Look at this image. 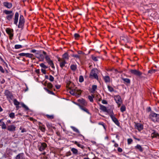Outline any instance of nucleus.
Segmentation results:
<instances>
[{
    "label": "nucleus",
    "mask_w": 159,
    "mask_h": 159,
    "mask_svg": "<svg viewBox=\"0 0 159 159\" xmlns=\"http://www.w3.org/2000/svg\"><path fill=\"white\" fill-rule=\"evenodd\" d=\"M25 22V19L23 16L22 15H20L18 26V28L22 29L23 27Z\"/></svg>",
    "instance_id": "6e6552de"
},
{
    "label": "nucleus",
    "mask_w": 159,
    "mask_h": 159,
    "mask_svg": "<svg viewBox=\"0 0 159 159\" xmlns=\"http://www.w3.org/2000/svg\"><path fill=\"white\" fill-rule=\"evenodd\" d=\"M47 147V145L45 143H41L40 145L38 146L39 150L40 151H43Z\"/></svg>",
    "instance_id": "ddd939ff"
},
{
    "label": "nucleus",
    "mask_w": 159,
    "mask_h": 159,
    "mask_svg": "<svg viewBox=\"0 0 159 159\" xmlns=\"http://www.w3.org/2000/svg\"><path fill=\"white\" fill-rule=\"evenodd\" d=\"M113 122L118 126H120V123L118 119L115 117V115L111 117Z\"/></svg>",
    "instance_id": "2eb2a0df"
},
{
    "label": "nucleus",
    "mask_w": 159,
    "mask_h": 159,
    "mask_svg": "<svg viewBox=\"0 0 159 159\" xmlns=\"http://www.w3.org/2000/svg\"><path fill=\"white\" fill-rule=\"evenodd\" d=\"M47 62L49 65H50L51 66L52 68H53V69H55V67L54 64L53 63L52 61L51 60H50L49 61H48Z\"/></svg>",
    "instance_id": "473e14b6"
},
{
    "label": "nucleus",
    "mask_w": 159,
    "mask_h": 159,
    "mask_svg": "<svg viewBox=\"0 0 159 159\" xmlns=\"http://www.w3.org/2000/svg\"><path fill=\"white\" fill-rule=\"evenodd\" d=\"M39 129L43 132H44L45 131V126L44 125L39 126Z\"/></svg>",
    "instance_id": "72a5a7b5"
},
{
    "label": "nucleus",
    "mask_w": 159,
    "mask_h": 159,
    "mask_svg": "<svg viewBox=\"0 0 159 159\" xmlns=\"http://www.w3.org/2000/svg\"><path fill=\"white\" fill-rule=\"evenodd\" d=\"M70 68L72 70L75 71L77 68V66L76 64H72L70 66Z\"/></svg>",
    "instance_id": "c756f323"
},
{
    "label": "nucleus",
    "mask_w": 159,
    "mask_h": 159,
    "mask_svg": "<svg viewBox=\"0 0 159 159\" xmlns=\"http://www.w3.org/2000/svg\"><path fill=\"white\" fill-rule=\"evenodd\" d=\"M16 126L13 125L8 126L7 128V129L11 131H13L16 130Z\"/></svg>",
    "instance_id": "6ab92c4d"
},
{
    "label": "nucleus",
    "mask_w": 159,
    "mask_h": 159,
    "mask_svg": "<svg viewBox=\"0 0 159 159\" xmlns=\"http://www.w3.org/2000/svg\"><path fill=\"white\" fill-rule=\"evenodd\" d=\"M135 148L136 149L139 150L141 152H143V148L139 144H137V145L135 147Z\"/></svg>",
    "instance_id": "bb28decb"
},
{
    "label": "nucleus",
    "mask_w": 159,
    "mask_h": 159,
    "mask_svg": "<svg viewBox=\"0 0 159 159\" xmlns=\"http://www.w3.org/2000/svg\"><path fill=\"white\" fill-rule=\"evenodd\" d=\"M117 150L118 152H121L123 151L122 149L120 147H118V148Z\"/></svg>",
    "instance_id": "052dcab7"
},
{
    "label": "nucleus",
    "mask_w": 159,
    "mask_h": 159,
    "mask_svg": "<svg viewBox=\"0 0 159 159\" xmlns=\"http://www.w3.org/2000/svg\"><path fill=\"white\" fill-rule=\"evenodd\" d=\"M44 89L46 91H47V92H48V93H49L52 94H54V93H53L52 91L49 90V89H48L46 88H44Z\"/></svg>",
    "instance_id": "de8ad7c7"
},
{
    "label": "nucleus",
    "mask_w": 159,
    "mask_h": 159,
    "mask_svg": "<svg viewBox=\"0 0 159 159\" xmlns=\"http://www.w3.org/2000/svg\"><path fill=\"white\" fill-rule=\"evenodd\" d=\"M130 71L132 74L142 78L141 75H142V73L139 70L135 69H131L130 70Z\"/></svg>",
    "instance_id": "9d476101"
},
{
    "label": "nucleus",
    "mask_w": 159,
    "mask_h": 159,
    "mask_svg": "<svg viewBox=\"0 0 159 159\" xmlns=\"http://www.w3.org/2000/svg\"><path fill=\"white\" fill-rule=\"evenodd\" d=\"M40 66L42 68L46 69L48 68V67L44 63H41L39 64Z\"/></svg>",
    "instance_id": "a18cd8bd"
},
{
    "label": "nucleus",
    "mask_w": 159,
    "mask_h": 159,
    "mask_svg": "<svg viewBox=\"0 0 159 159\" xmlns=\"http://www.w3.org/2000/svg\"><path fill=\"white\" fill-rule=\"evenodd\" d=\"M71 128L73 129V130L75 132L78 133L80 134V132L79 130L77 129L75 127L71 126L70 127Z\"/></svg>",
    "instance_id": "c9c22d12"
},
{
    "label": "nucleus",
    "mask_w": 159,
    "mask_h": 159,
    "mask_svg": "<svg viewBox=\"0 0 159 159\" xmlns=\"http://www.w3.org/2000/svg\"><path fill=\"white\" fill-rule=\"evenodd\" d=\"M102 103L103 104H107V101L104 100H103L102 101Z\"/></svg>",
    "instance_id": "e2e57ef3"
},
{
    "label": "nucleus",
    "mask_w": 159,
    "mask_h": 159,
    "mask_svg": "<svg viewBox=\"0 0 159 159\" xmlns=\"http://www.w3.org/2000/svg\"><path fill=\"white\" fill-rule=\"evenodd\" d=\"M49 79L51 81H53L54 80V78L52 75H50Z\"/></svg>",
    "instance_id": "5fc2aeb1"
},
{
    "label": "nucleus",
    "mask_w": 159,
    "mask_h": 159,
    "mask_svg": "<svg viewBox=\"0 0 159 159\" xmlns=\"http://www.w3.org/2000/svg\"><path fill=\"white\" fill-rule=\"evenodd\" d=\"M151 137L152 138H156L159 139V134L157 132L154 131L152 133Z\"/></svg>",
    "instance_id": "393cba45"
},
{
    "label": "nucleus",
    "mask_w": 159,
    "mask_h": 159,
    "mask_svg": "<svg viewBox=\"0 0 159 159\" xmlns=\"http://www.w3.org/2000/svg\"><path fill=\"white\" fill-rule=\"evenodd\" d=\"M77 146L83 149H84L85 148V147L83 145L79 143H78V144L77 145Z\"/></svg>",
    "instance_id": "603ef678"
},
{
    "label": "nucleus",
    "mask_w": 159,
    "mask_h": 159,
    "mask_svg": "<svg viewBox=\"0 0 159 159\" xmlns=\"http://www.w3.org/2000/svg\"><path fill=\"white\" fill-rule=\"evenodd\" d=\"M30 52L32 53H35L36 52V50L35 49H32Z\"/></svg>",
    "instance_id": "774afa93"
},
{
    "label": "nucleus",
    "mask_w": 159,
    "mask_h": 159,
    "mask_svg": "<svg viewBox=\"0 0 159 159\" xmlns=\"http://www.w3.org/2000/svg\"><path fill=\"white\" fill-rule=\"evenodd\" d=\"M9 117L12 118H14L15 117V114L13 112H12L9 114Z\"/></svg>",
    "instance_id": "09e8293b"
},
{
    "label": "nucleus",
    "mask_w": 159,
    "mask_h": 159,
    "mask_svg": "<svg viewBox=\"0 0 159 159\" xmlns=\"http://www.w3.org/2000/svg\"><path fill=\"white\" fill-rule=\"evenodd\" d=\"M3 119H1L0 120V126H2V125L3 124V123H4V122L2 121Z\"/></svg>",
    "instance_id": "69168bd1"
},
{
    "label": "nucleus",
    "mask_w": 159,
    "mask_h": 159,
    "mask_svg": "<svg viewBox=\"0 0 159 159\" xmlns=\"http://www.w3.org/2000/svg\"><path fill=\"white\" fill-rule=\"evenodd\" d=\"M97 70L96 69H93L90 73L89 77L92 79H95L98 80V77L97 74Z\"/></svg>",
    "instance_id": "20e7f679"
},
{
    "label": "nucleus",
    "mask_w": 159,
    "mask_h": 159,
    "mask_svg": "<svg viewBox=\"0 0 159 159\" xmlns=\"http://www.w3.org/2000/svg\"><path fill=\"white\" fill-rule=\"evenodd\" d=\"M78 103H75V104L78 106L79 107H81L86 106L87 105V103L85 100L83 99H79L78 100Z\"/></svg>",
    "instance_id": "423d86ee"
},
{
    "label": "nucleus",
    "mask_w": 159,
    "mask_h": 159,
    "mask_svg": "<svg viewBox=\"0 0 159 159\" xmlns=\"http://www.w3.org/2000/svg\"><path fill=\"white\" fill-rule=\"evenodd\" d=\"M84 78L82 76L80 75L79 77V81L80 82H82L84 81Z\"/></svg>",
    "instance_id": "8fccbe9b"
},
{
    "label": "nucleus",
    "mask_w": 159,
    "mask_h": 159,
    "mask_svg": "<svg viewBox=\"0 0 159 159\" xmlns=\"http://www.w3.org/2000/svg\"><path fill=\"white\" fill-rule=\"evenodd\" d=\"M103 79L105 82L106 83H109L110 82V77L108 76H103Z\"/></svg>",
    "instance_id": "b1692460"
},
{
    "label": "nucleus",
    "mask_w": 159,
    "mask_h": 159,
    "mask_svg": "<svg viewBox=\"0 0 159 159\" xmlns=\"http://www.w3.org/2000/svg\"><path fill=\"white\" fill-rule=\"evenodd\" d=\"M26 57L31 58L32 60H34L35 59L33 54L30 53H26Z\"/></svg>",
    "instance_id": "5701e85b"
},
{
    "label": "nucleus",
    "mask_w": 159,
    "mask_h": 159,
    "mask_svg": "<svg viewBox=\"0 0 159 159\" xmlns=\"http://www.w3.org/2000/svg\"><path fill=\"white\" fill-rule=\"evenodd\" d=\"M100 109L102 110V111L105 112L107 111V109L106 107L105 106L100 104Z\"/></svg>",
    "instance_id": "2f4dec72"
},
{
    "label": "nucleus",
    "mask_w": 159,
    "mask_h": 159,
    "mask_svg": "<svg viewBox=\"0 0 159 159\" xmlns=\"http://www.w3.org/2000/svg\"><path fill=\"white\" fill-rule=\"evenodd\" d=\"M74 84L70 81H67L66 82V87L70 90V93L76 96H79L81 93L82 91L78 89L77 88H73Z\"/></svg>",
    "instance_id": "f257e3e1"
},
{
    "label": "nucleus",
    "mask_w": 159,
    "mask_h": 159,
    "mask_svg": "<svg viewBox=\"0 0 159 159\" xmlns=\"http://www.w3.org/2000/svg\"><path fill=\"white\" fill-rule=\"evenodd\" d=\"M3 13L7 15L6 16V19L9 21H10L12 19L14 14L12 10H4L3 11Z\"/></svg>",
    "instance_id": "7ed1b4c3"
},
{
    "label": "nucleus",
    "mask_w": 159,
    "mask_h": 159,
    "mask_svg": "<svg viewBox=\"0 0 159 159\" xmlns=\"http://www.w3.org/2000/svg\"><path fill=\"white\" fill-rule=\"evenodd\" d=\"M106 112L109 114L110 117L114 115L113 111L111 109H107V111H106Z\"/></svg>",
    "instance_id": "c85d7f7f"
},
{
    "label": "nucleus",
    "mask_w": 159,
    "mask_h": 159,
    "mask_svg": "<svg viewBox=\"0 0 159 159\" xmlns=\"http://www.w3.org/2000/svg\"><path fill=\"white\" fill-rule=\"evenodd\" d=\"M149 118L154 122L159 123V114H158L152 112L149 115Z\"/></svg>",
    "instance_id": "f03ea898"
},
{
    "label": "nucleus",
    "mask_w": 159,
    "mask_h": 159,
    "mask_svg": "<svg viewBox=\"0 0 159 159\" xmlns=\"http://www.w3.org/2000/svg\"><path fill=\"white\" fill-rule=\"evenodd\" d=\"M79 34L77 33H75L74 34V37L76 39L80 37Z\"/></svg>",
    "instance_id": "bf43d9fd"
},
{
    "label": "nucleus",
    "mask_w": 159,
    "mask_h": 159,
    "mask_svg": "<svg viewBox=\"0 0 159 159\" xmlns=\"http://www.w3.org/2000/svg\"><path fill=\"white\" fill-rule=\"evenodd\" d=\"M26 53H21L18 54V55L21 56V57H23V56H25L26 55Z\"/></svg>",
    "instance_id": "6e6d98bb"
},
{
    "label": "nucleus",
    "mask_w": 159,
    "mask_h": 159,
    "mask_svg": "<svg viewBox=\"0 0 159 159\" xmlns=\"http://www.w3.org/2000/svg\"><path fill=\"white\" fill-rule=\"evenodd\" d=\"M55 87L57 89H59L61 87V86L60 85H56Z\"/></svg>",
    "instance_id": "338daca9"
},
{
    "label": "nucleus",
    "mask_w": 159,
    "mask_h": 159,
    "mask_svg": "<svg viewBox=\"0 0 159 159\" xmlns=\"http://www.w3.org/2000/svg\"><path fill=\"white\" fill-rule=\"evenodd\" d=\"M72 56L73 57L76 58V59H78L79 60L80 59V56L77 54L73 55Z\"/></svg>",
    "instance_id": "3c124183"
},
{
    "label": "nucleus",
    "mask_w": 159,
    "mask_h": 159,
    "mask_svg": "<svg viewBox=\"0 0 159 159\" xmlns=\"http://www.w3.org/2000/svg\"><path fill=\"white\" fill-rule=\"evenodd\" d=\"M70 149L71 151L75 155L78 154V150L77 149L73 148H71Z\"/></svg>",
    "instance_id": "cd10ccee"
},
{
    "label": "nucleus",
    "mask_w": 159,
    "mask_h": 159,
    "mask_svg": "<svg viewBox=\"0 0 159 159\" xmlns=\"http://www.w3.org/2000/svg\"><path fill=\"white\" fill-rule=\"evenodd\" d=\"M41 71L44 74H45L46 73V70L45 69H41Z\"/></svg>",
    "instance_id": "0e129e2a"
},
{
    "label": "nucleus",
    "mask_w": 159,
    "mask_h": 159,
    "mask_svg": "<svg viewBox=\"0 0 159 159\" xmlns=\"http://www.w3.org/2000/svg\"><path fill=\"white\" fill-rule=\"evenodd\" d=\"M19 14L18 12H16L15 13L14 17L13 19L14 24L16 25H17L18 20Z\"/></svg>",
    "instance_id": "4468645a"
},
{
    "label": "nucleus",
    "mask_w": 159,
    "mask_h": 159,
    "mask_svg": "<svg viewBox=\"0 0 159 159\" xmlns=\"http://www.w3.org/2000/svg\"><path fill=\"white\" fill-rule=\"evenodd\" d=\"M98 124L99 125H102V126L103 127L104 129H105V130H106V129L105 125V123L104 122H99L98 123Z\"/></svg>",
    "instance_id": "a19ab883"
},
{
    "label": "nucleus",
    "mask_w": 159,
    "mask_h": 159,
    "mask_svg": "<svg viewBox=\"0 0 159 159\" xmlns=\"http://www.w3.org/2000/svg\"><path fill=\"white\" fill-rule=\"evenodd\" d=\"M47 86L48 88L50 89L52 88L53 85L52 83H49L47 84Z\"/></svg>",
    "instance_id": "49530a36"
},
{
    "label": "nucleus",
    "mask_w": 159,
    "mask_h": 159,
    "mask_svg": "<svg viewBox=\"0 0 159 159\" xmlns=\"http://www.w3.org/2000/svg\"><path fill=\"white\" fill-rule=\"evenodd\" d=\"M43 54L45 56V59L47 62L50 61L51 59L48 55H47L46 52L44 51L43 52Z\"/></svg>",
    "instance_id": "7c9ffc66"
},
{
    "label": "nucleus",
    "mask_w": 159,
    "mask_h": 159,
    "mask_svg": "<svg viewBox=\"0 0 159 159\" xmlns=\"http://www.w3.org/2000/svg\"><path fill=\"white\" fill-rule=\"evenodd\" d=\"M3 6L7 8L10 9L12 7L11 3L9 2H5L3 3Z\"/></svg>",
    "instance_id": "f3484780"
},
{
    "label": "nucleus",
    "mask_w": 159,
    "mask_h": 159,
    "mask_svg": "<svg viewBox=\"0 0 159 159\" xmlns=\"http://www.w3.org/2000/svg\"><path fill=\"white\" fill-rule=\"evenodd\" d=\"M94 96L93 95H92V96H91L90 95H89L88 96V99L89 100V101L92 102H93V98H94Z\"/></svg>",
    "instance_id": "ea45409f"
},
{
    "label": "nucleus",
    "mask_w": 159,
    "mask_h": 159,
    "mask_svg": "<svg viewBox=\"0 0 159 159\" xmlns=\"http://www.w3.org/2000/svg\"><path fill=\"white\" fill-rule=\"evenodd\" d=\"M23 48V46L19 44H16L15 45V48L16 49H18Z\"/></svg>",
    "instance_id": "79ce46f5"
},
{
    "label": "nucleus",
    "mask_w": 159,
    "mask_h": 159,
    "mask_svg": "<svg viewBox=\"0 0 159 159\" xmlns=\"http://www.w3.org/2000/svg\"><path fill=\"white\" fill-rule=\"evenodd\" d=\"M122 80L124 82V83H126L128 84H130V80L129 79L122 78Z\"/></svg>",
    "instance_id": "f704fd0d"
},
{
    "label": "nucleus",
    "mask_w": 159,
    "mask_h": 159,
    "mask_svg": "<svg viewBox=\"0 0 159 159\" xmlns=\"http://www.w3.org/2000/svg\"><path fill=\"white\" fill-rule=\"evenodd\" d=\"M57 60L59 62L60 67L62 69H63V67L65 66V64L67 63L66 61L61 59V58L59 57H57Z\"/></svg>",
    "instance_id": "f8f14e48"
},
{
    "label": "nucleus",
    "mask_w": 159,
    "mask_h": 159,
    "mask_svg": "<svg viewBox=\"0 0 159 159\" xmlns=\"http://www.w3.org/2000/svg\"><path fill=\"white\" fill-rule=\"evenodd\" d=\"M135 129H137L140 132L143 129V125L140 123L135 122Z\"/></svg>",
    "instance_id": "9b49d317"
},
{
    "label": "nucleus",
    "mask_w": 159,
    "mask_h": 159,
    "mask_svg": "<svg viewBox=\"0 0 159 159\" xmlns=\"http://www.w3.org/2000/svg\"><path fill=\"white\" fill-rule=\"evenodd\" d=\"M37 58H38L40 60V61H43L44 59V57L43 56V54H40L39 56V57H37Z\"/></svg>",
    "instance_id": "58836bf2"
},
{
    "label": "nucleus",
    "mask_w": 159,
    "mask_h": 159,
    "mask_svg": "<svg viewBox=\"0 0 159 159\" xmlns=\"http://www.w3.org/2000/svg\"><path fill=\"white\" fill-rule=\"evenodd\" d=\"M114 99L116 103L122 102L121 97L118 95L115 96Z\"/></svg>",
    "instance_id": "dca6fc26"
},
{
    "label": "nucleus",
    "mask_w": 159,
    "mask_h": 159,
    "mask_svg": "<svg viewBox=\"0 0 159 159\" xmlns=\"http://www.w3.org/2000/svg\"><path fill=\"white\" fill-rule=\"evenodd\" d=\"M80 108L83 111L86 112L88 114L91 115V114L89 112V110L85 107V106H84L83 107H80Z\"/></svg>",
    "instance_id": "aec40b11"
},
{
    "label": "nucleus",
    "mask_w": 159,
    "mask_h": 159,
    "mask_svg": "<svg viewBox=\"0 0 159 159\" xmlns=\"http://www.w3.org/2000/svg\"><path fill=\"white\" fill-rule=\"evenodd\" d=\"M126 107L124 105H122L120 108V110L121 112H124L126 110Z\"/></svg>",
    "instance_id": "e433bc0d"
},
{
    "label": "nucleus",
    "mask_w": 159,
    "mask_h": 159,
    "mask_svg": "<svg viewBox=\"0 0 159 159\" xmlns=\"http://www.w3.org/2000/svg\"><path fill=\"white\" fill-rule=\"evenodd\" d=\"M128 144H130L133 142V140L131 139H127Z\"/></svg>",
    "instance_id": "864d4df0"
},
{
    "label": "nucleus",
    "mask_w": 159,
    "mask_h": 159,
    "mask_svg": "<svg viewBox=\"0 0 159 159\" xmlns=\"http://www.w3.org/2000/svg\"><path fill=\"white\" fill-rule=\"evenodd\" d=\"M0 71L2 73H4L5 72L4 70L1 66H0Z\"/></svg>",
    "instance_id": "13d9d810"
},
{
    "label": "nucleus",
    "mask_w": 159,
    "mask_h": 159,
    "mask_svg": "<svg viewBox=\"0 0 159 159\" xmlns=\"http://www.w3.org/2000/svg\"><path fill=\"white\" fill-rule=\"evenodd\" d=\"M2 129H6L7 128L6 125L4 122L3 123V124L2 125Z\"/></svg>",
    "instance_id": "4d7b16f0"
},
{
    "label": "nucleus",
    "mask_w": 159,
    "mask_h": 159,
    "mask_svg": "<svg viewBox=\"0 0 159 159\" xmlns=\"http://www.w3.org/2000/svg\"><path fill=\"white\" fill-rule=\"evenodd\" d=\"M91 58L94 61H98V57H95L94 56V55H92L91 56Z\"/></svg>",
    "instance_id": "37998d69"
},
{
    "label": "nucleus",
    "mask_w": 159,
    "mask_h": 159,
    "mask_svg": "<svg viewBox=\"0 0 159 159\" xmlns=\"http://www.w3.org/2000/svg\"><path fill=\"white\" fill-rule=\"evenodd\" d=\"M69 56L67 52H65L62 56V58L61 59L64 60H68L69 59Z\"/></svg>",
    "instance_id": "412c9836"
},
{
    "label": "nucleus",
    "mask_w": 159,
    "mask_h": 159,
    "mask_svg": "<svg viewBox=\"0 0 159 159\" xmlns=\"http://www.w3.org/2000/svg\"><path fill=\"white\" fill-rule=\"evenodd\" d=\"M107 88L108 89V90L111 92H114V90L113 89V88L109 85H108L107 86Z\"/></svg>",
    "instance_id": "4c0bfd02"
},
{
    "label": "nucleus",
    "mask_w": 159,
    "mask_h": 159,
    "mask_svg": "<svg viewBox=\"0 0 159 159\" xmlns=\"http://www.w3.org/2000/svg\"><path fill=\"white\" fill-rule=\"evenodd\" d=\"M97 86L96 85H92V89L90 90V92L93 94L94 93L97 89Z\"/></svg>",
    "instance_id": "4be33fe9"
},
{
    "label": "nucleus",
    "mask_w": 159,
    "mask_h": 159,
    "mask_svg": "<svg viewBox=\"0 0 159 159\" xmlns=\"http://www.w3.org/2000/svg\"><path fill=\"white\" fill-rule=\"evenodd\" d=\"M116 74H117L118 73V70L117 69H114L113 68V71Z\"/></svg>",
    "instance_id": "680f3d73"
},
{
    "label": "nucleus",
    "mask_w": 159,
    "mask_h": 159,
    "mask_svg": "<svg viewBox=\"0 0 159 159\" xmlns=\"http://www.w3.org/2000/svg\"><path fill=\"white\" fill-rule=\"evenodd\" d=\"M7 34L9 35V39L12 40L14 35V31L13 29L10 28H7L6 30Z\"/></svg>",
    "instance_id": "1a4fd4ad"
},
{
    "label": "nucleus",
    "mask_w": 159,
    "mask_h": 159,
    "mask_svg": "<svg viewBox=\"0 0 159 159\" xmlns=\"http://www.w3.org/2000/svg\"><path fill=\"white\" fill-rule=\"evenodd\" d=\"M157 70L154 69H151L148 70V75L150 76H151V75L154 73Z\"/></svg>",
    "instance_id": "a878e982"
},
{
    "label": "nucleus",
    "mask_w": 159,
    "mask_h": 159,
    "mask_svg": "<svg viewBox=\"0 0 159 159\" xmlns=\"http://www.w3.org/2000/svg\"><path fill=\"white\" fill-rule=\"evenodd\" d=\"M14 104L15 106H18V105H21L22 107H23L25 110L28 111L29 110V108L27 106L25 105L23 102L20 103L18 102L17 99H15L13 100Z\"/></svg>",
    "instance_id": "0eeeda50"
},
{
    "label": "nucleus",
    "mask_w": 159,
    "mask_h": 159,
    "mask_svg": "<svg viewBox=\"0 0 159 159\" xmlns=\"http://www.w3.org/2000/svg\"><path fill=\"white\" fill-rule=\"evenodd\" d=\"M46 116L48 119H52L54 118V116L53 115H46Z\"/></svg>",
    "instance_id": "c03bdc74"
},
{
    "label": "nucleus",
    "mask_w": 159,
    "mask_h": 159,
    "mask_svg": "<svg viewBox=\"0 0 159 159\" xmlns=\"http://www.w3.org/2000/svg\"><path fill=\"white\" fill-rule=\"evenodd\" d=\"M5 95L6 96L7 98L10 102L13 98L14 96L12 93L8 90H7L5 91Z\"/></svg>",
    "instance_id": "39448f33"
},
{
    "label": "nucleus",
    "mask_w": 159,
    "mask_h": 159,
    "mask_svg": "<svg viewBox=\"0 0 159 159\" xmlns=\"http://www.w3.org/2000/svg\"><path fill=\"white\" fill-rule=\"evenodd\" d=\"M16 159H25V155L23 153H21L16 155Z\"/></svg>",
    "instance_id": "a211bd4d"
}]
</instances>
